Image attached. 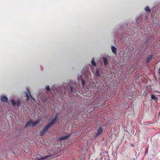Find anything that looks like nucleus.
<instances>
[{"instance_id":"nucleus-20","label":"nucleus","mask_w":160,"mask_h":160,"mask_svg":"<svg viewBox=\"0 0 160 160\" xmlns=\"http://www.w3.org/2000/svg\"><path fill=\"white\" fill-rule=\"evenodd\" d=\"M131 51V49L130 48V47L129 46V47H128L125 50V52L127 54H130V53H129L130 51Z\"/></svg>"},{"instance_id":"nucleus-1","label":"nucleus","mask_w":160,"mask_h":160,"mask_svg":"<svg viewBox=\"0 0 160 160\" xmlns=\"http://www.w3.org/2000/svg\"><path fill=\"white\" fill-rule=\"evenodd\" d=\"M147 14L145 13H141L140 15L138 17L136 20L137 24L134 23L131 25V30L127 28L128 25L125 24L124 27L122 28L121 32L120 35H118V37L122 42L127 41L128 39L131 38V35L132 34V32H134V29L139 30L140 29L139 25L140 24V22L143 21L147 20Z\"/></svg>"},{"instance_id":"nucleus-24","label":"nucleus","mask_w":160,"mask_h":160,"mask_svg":"<svg viewBox=\"0 0 160 160\" xmlns=\"http://www.w3.org/2000/svg\"><path fill=\"white\" fill-rule=\"evenodd\" d=\"M158 72L160 74V68L158 69Z\"/></svg>"},{"instance_id":"nucleus-6","label":"nucleus","mask_w":160,"mask_h":160,"mask_svg":"<svg viewBox=\"0 0 160 160\" xmlns=\"http://www.w3.org/2000/svg\"><path fill=\"white\" fill-rule=\"evenodd\" d=\"M84 78L86 80L88 81L89 80H87L85 79V78L82 75V76H79V77L78 78V80H79L80 79H81V85L82 86V87L83 88H84V86L85 85V80H84Z\"/></svg>"},{"instance_id":"nucleus-2","label":"nucleus","mask_w":160,"mask_h":160,"mask_svg":"<svg viewBox=\"0 0 160 160\" xmlns=\"http://www.w3.org/2000/svg\"><path fill=\"white\" fill-rule=\"evenodd\" d=\"M78 86L77 82L73 81H70L67 85L65 83H63L60 86H54L51 89V93L53 90L56 94L58 95L60 98H64L65 95H68L69 93H72L78 90Z\"/></svg>"},{"instance_id":"nucleus-22","label":"nucleus","mask_w":160,"mask_h":160,"mask_svg":"<svg viewBox=\"0 0 160 160\" xmlns=\"http://www.w3.org/2000/svg\"><path fill=\"white\" fill-rule=\"evenodd\" d=\"M46 89L48 91H50V88L49 86H47L46 87Z\"/></svg>"},{"instance_id":"nucleus-9","label":"nucleus","mask_w":160,"mask_h":160,"mask_svg":"<svg viewBox=\"0 0 160 160\" xmlns=\"http://www.w3.org/2000/svg\"><path fill=\"white\" fill-rule=\"evenodd\" d=\"M0 100L1 102H8V99L6 96L5 95H2L0 97Z\"/></svg>"},{"instance_id":"nucleus-3","label":"nucleus","mask_w":160,"mask_h":160,"mask_svg":"<svg viewBox=\"0 0 160 160\" xmlns=\"http://www.w3.org/2000/svg\"><path fill=\"white\" fill-rule=\"evenodd\" d=\"M90 68L92 71L93 74L96 77H99L101 76L100 72L98 68L94 70V68L91 65L89 64L85 66L84 68L82 70V74L87 80H90L91 78V74L90 71Z\"/></svg>"},{"instance_id":"nucleus-8","label":"nucleus","mask_w":160,"mask_h":160,"mask_svg":"<svg viewBox=\"0 0 160 160\" xmlns=\"http://www.w3.org/2000/svg\"><path fill=\"white\" fill-rule=\"evenodd\" d=\"M11 102L14 106H17L18 107L21 104L19 100H18L16 102L14 99H12L11 101Z\"/></svg>"},{"instance_id":"nucleus-21","label":"nucleus","mask_w":160,"mask_h":160,"mask_svg":"<svg viewBox=\"0 0 160 160\" xmlns=\"http://www.w3.org/2000/svg\"><path fill=\"white\" fill-rule=\"evenodd\" d=\"M151 98L152 99L154 100L155 101H156L158 100V98L156 97L154 95H151Z\"/></svg>"},{"instance_id":"nucleus-5","label":"nucleus","mask_w":160,"mask_h":160,"mask_svg":"<svg viewBox=\"0 0 160 160\" xmlns=\"http://www.w3.org/2000/svg\"><path fill=\"white\" fill-rule=\"evenodd\" d=\"M50 128V122L48 123V125L47 126L44 127L42 130H41L40 131V136H42L44 135L47 130Z\"/></svg>"},{"instance_id":"nucleus-4","label":"nucleus","mask_w":160,"mask_h":160,"mask_svg":"<svg viewBox=\"0 0 160 160\" xmlns=\"http://www.w3.org/2000/svg\"><path fill=\"white\" fill-rule=\"evenodd\" d=\"M43 90V91L39 92L38 95V97L41 99L42 101L45 102L47 100L48 97L46 95L47 94L46 92L45 89H44Z\"/></svg>"},{"instance_id":"nucleus-25","label":"nucleus","mask_w":160,"mask_h":160,"mask_svg":"<svg viewBox=\"0 0 160 160\" xmlns=\"http://www.w3.org/2000/svg\"><path fill=\"white\" fill-rule=\"evenodd\" d=\"M1 108H0V115L1 114H2V112H1Z\"/></svg>"},{"instance_id":"nucleus-12","label":"nucleus","mask_w":160,"mask_h":160,"mask_svg":"<svg viewBox=\"0 0 160 160\" xmlns=\"http://www.w3.org/2000/svg\"><path fill=\"white\" fill-rule=\"evenodd\" d=\"M70 134L64 136H62L58 138V140L60 141L62 140H64L67 139L69 138L70 136Z\"/></svg>"},{"instance_id":"nucleus-19","label":"nucleus","mask_w":160,"mask_h":160,"mask_svg":"<svg viewBox=\"0 0 160 160\" xmlns=\"http://www.w3.org/2000/svg\"><path fill=\"white\" fill-rule=\"evenodd\" d=\"M111 49L112 52L114 54H116L117 53V49L114 46H112L111 47Z\"/></svg>"},{"instance_id":"nucleus-13","label":"nucleus","mask_w":160,"mask_h":160,"mask_svg":"<svg viewBox=\"0 0 160 160\" xmlns=\"http://www.w3.org/2000/svg\"><path fill=\"white\" fill-rule=\"evenodd\" d=\"M102 128H98V132L96 134V135L95 136V137H98L102 133Z\"/></svg>"},{"instance_id":"nucleus-18","label":"nucleus","mask_w":160,"mask_h":160,"mask_svg":"<svg viewBox=\"0 0 160 160\" xmlns=\"http://www.w3.org/2000/svg\"><path fill=\"white\" fill-rule=\"evenodd\" d=\"M91 63L92 64V65H91L93 68V67L96 66V64L94 61V58H93L92 59L91 61Z\"/></svg>"},{"instance_id":"nucleus-16","label":"nucleus","mask_w":160,"mask_h":160,"mask_svg":"<svg viewBox=\"0 0 160 160\" xmlns=\"http://www.w3.org/2000/svg\"><path fill=\"white\" fill-rule=\"evenodd\" d=\"M32 123V120H28V122H27L25 127V128H27L28 127H29L31 126Z\"/></svg>"},{"instance_id":"nucleus-15","label":"nucleus","mask_w":160,"mask_h":160,"mask_svg":"<svg viewBox=\"0 0 160 160\" xmlns=\"http://www.w3.org/2000/svg\"><path fill=\"white\" fill-rule=\"evenodd\" d=\"M144 10L148 13H150L151 12V10L148 6H146L144 8Z\"/></svg>"},{"instance_id":"nucleus-10","label":"nucleus","mask_w":160,"mask_h":160,"mask_svg":"<svg viewBox=\"0 0 160 160\" xmlns=\"http://www.w3.org/2000/svg\"><path fill=\"white\" fill-rule=\"evenodd\" d=\"M154 56V54H152L150 55L147 56V58L146 60V63L148 64L149 62L151 61Z\"/></svg>"},{"instance_id":"nucleus-7","label":"nucleus","mask_w":160,"mask_h":160,"mask_svg":"<svg viewBox=\"0 0 160 160\" xmlns=\"http://www.w3.org/2000/svg\"><path fill=\"white\" fill-rule=\"evenodd\" d=\"M27 90L28 91V92H26V97L27 98V99H26V101H28V100H29V95H30V97L34 101H35V99L33 98V97H32V95H31L30 94V92L29 89L28 88H27Z\"/></svg>"},{"instance_id":"nucleus-17","label":"nucleus","mask_w":160,"mask_h":160,"mask_svg":"<svg viewBox=\"0 0 160 160\" xmlns=\"http://www.w3.org/2000/svg\"><path fill=\"white\" fill-rule=\"evenodd\" d=\"M103 62L105 66H107L108 62V59L106 57H103Z\"/></svg>"},{"instance_id":"nucleus-23","label":"nucleus","mask_w":160,"mask_h":160,"mask_svg":"<svg viewBox=\"0 0 160 160\" xmlns=\"http://www.w3.org/2000/svg\"><path fill=\"white\" fill-rule=\"evenodd\" d=\"M148 42H145V43H144V44L145 45H146V46H147V44H148Z\"/></svg>"},{"instance_id":"nucleus-11","label":"nucleus","mask_w":160,"mask_h":160,"mask_svg":"<svg viewBox=\"0 0 160 160\" xmlns=\"http://www.w3.org/2000/svg\"><path fill=\"white\" fill-rule=\"evenodd\" d=\"M58 118V115L57 114H56L54 118L51 121V126H52L55 122H56L57 119Z\"/></svg>"},{"instance_id":"nucleus-14","label":"nucleus","mask_w":160,"mask_h":160,"mask_svg":"<svg viewBox=\"0 0 160 160\" xmlns=\"http://www.w3.org/2000/svg\"><path fill=\"white\" fill-rule=\"evenodd\" d=\"M40 122L39 119L37 120L35 122H33L32 121L31 124L33 126H35L37 124L39 123Z\"/></svg>"}]
</instances>
